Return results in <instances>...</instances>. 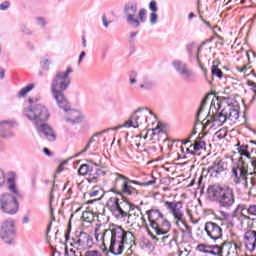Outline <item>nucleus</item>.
I'll list each match as a JSON object with an SVG mask.
<instances>
[{
    "mask_svg": "<svg viewBox=\"0 0 256 256\" xmlns=\"http://www.w3.org/2000/svg\"><path fill=\"white\" fill-rule=\"evenodd\" d=\"M35 88V84H29L26 87L22 88L19 92H18V97H26L27 93H29L30 91H33V89Z\"/></svg>",
    "mask_w": 256,
    "mask_h": 256,
    "instance_id": "nucleus-32",
    "label": "nucleus"
},
{
    "mask_svg": "<svg viewBox=\"0 0 256 256\" xmlns=\"http://www.w3.org/2000/svg\"><path fill=\"white\" fill-rule=\"evenodd\" d=\"M62 109L66 113V116H65L66 123H71V125H79V123L83 121V115H81V112L75 109H71L69 100H67V107Z\"/></svg>",
    "mask_w": 256,
    "mask_h": 256,
    "instance_id": "nucleus-13",
    "label": "nucleus"
},
{
    "mask_svg": "<svg viewBox=\"0 0 256 256\" xmlns=\"http://www.w3.org/2000/svg\"><path fill=\"white\" fill-rule=\"evenodd\" d=\"M236 147H238L237 150L239 155H241V157H246L247 159H250L253 169H256V159L249 155V145L241 144V142H238L236 144Z\"/></svg>",
    "mask_w": 256,
    "mask_h": 256,
    "instance_id": "nucleus-20",
    "label": "nucleus"
},
{
    "mask_svg": "<svg viewBox=\"0 0 256 256\" xmlns=\"http://www.w3.org/2000/svg\"><path fill=\"white\" fill-rule=\"evenodd\" d=\"M70 233H71V224L68 225V232H66L64 235L66 241H69Z\"/></svg>",
    "mask_w": 256,
    "mask_h": 256,
    "instance_id": "nucleus-57",
    "label": "nucleus"
},
{
    "mask_svg": "<svg viewBox=\"0 0 256 256\" xmlns=\"http://www.w3.org/2000/svg\"><path fill=\"white\" fill-rule=\"evenodd\" d=\"M137 72H132V74L130 75V85H135V83H137Z\"/></svg>",
    "mask_w": 256,
    "mask_h": 256,
    "instance_id": "nucleus-50",
    "label": "nucleus"
},
{
    "mask_svg": "<svg viewBox=\"0 0 256 256\" xmlns=\"http://www.w3.org/2000/svg\"><path fill=\"white\" fill-rule=\"evenodd\" d=\"M15 237H17V230L15 229V220L7 219L4 222H2L0 226V238L7 245H13Z\"/></svg>",
    "mask_w": 256,
    "mask_h": 256,
    "instance_id": "nucleus-8",
    "label": "nucleus"
},
{
    "mask_svg": "<svg viewBox=\"0 0 256 256\" xmlns=\"http://www.w3.org/2000/svg\"><path fill=\"white\" fill-rule=\"evenodd\" d=\"M43 153L47 155V157H51V150L49 148H43Z\"/></svg>",
    "mask_w": 256,
    "mask_h": 256,
    "instance_id": "nucleus-62",
    "label": "nucleus"
},
{
    "mask_svg": "<svg viewBox=\"0 0 256 256\" xmlns=\"http://www.w3.org/2000/svg\"><path fill=\"white\" fill-rule=\"evenodd\" d=\"M250 215H256V205L249 206Z\"/></svg>",
    "mask_w": 256,
    "mask_h": 256,
    "instance_id": "nucleus-58",
    "label": "nucleus"
},
{
    "mask_svg": "<svg viewBox=\"0 0 256 256\" xmlns=\"http://www.w3.org/2000/svg\"><path fill=\"white\" fill-rule=\"evenodd\" d=\"M216 135H217L218 139H225V137H227V131L220 129L216 132Z\"/></svg>",
    "mask_w": 256,
    "mask_h": 256,
    "instance_id": "nucleus-46",
    "label": "nucleus"
},
{
    "mask_svg": "<svg viewBox=\"0 0 256 256\" xmlns=\"http://www.w3.org/2000/svg\"><path fill=\"white\" fill-rule=\"evenodd\" d=\"M247 69H249V66H248V65H245V66H243V68H241V69L238 68V71H239L240 73H247Z\"/></svg>",
    "mask_w": 256,
    "mask_h": 256,
    "instance_id": "nucleus-61",
    "label": "nucleus"
},
{
    "mask_svg": "<svg viewBox=\"0 0 256 256\" xmlns=\"http://www.w3.org/2000/svg\"><path fill=\"white\" fill-rule=\"evenodd\" d=\"M40 65L44 71H49V65H51V61L49 60V56H44L40 60Z\"/></svg>",
    "mask_w": 256,
    "mask_h": 256,
    "instance_id": "nucleus-34",
    "label": "nucleus"
},
{
    "mask_svg": "<svg viewBox=\"0 0 256 256\" xmlns=\"http://www.w3.org/2000/svg\"><path fill=\"white\" fill-rule=\"evenodd\" d=\"M148 215V221L150 227L155 231L156 235H167V232L171 230V223L159 209H150L146 211Z\"/></svg>",
    "mask_w": 256,
    "mask_h": 256,
    "instance_id": "nucleus-6",
    "label": "nucleus"
},
{
    "mask_svg": "<svg viewBox=\"0 0 256 256\" xmlns=\"http://www.w3.org/2000/svg\"><path fill=\"white\" fill-rule=\"evenodd\" d=\"M3 185H5V172L0 169V187H3Z\"/></svg>",
    "mask_w": 256,
    "mask_h": 256,
    "instance_id": "nucleus-51",
    "label": "nucleus"
},
{
    "mask_svg": "<svg viewBox=\"0 0 256 256\" xmlns=\"http://www.w3.org/2000/svg\"><path fill=\"white\" fill-rule=\"evenodd\" d=\"M197 249L198 251H200V253H208L210 255L223 256V251L221 250H217V252H215V250H207L206 244H198Z\"/></svg>",
    "mask_w": 256,
    "mask_h": 256,
    "instance_id": "nucleus-28",
    "label": "nucleus"
},
{
    "mask_svg": "<svg viewBox=\"0 0 256 256\" xmlns=\"http://www.w3.org/2000/svg\"><path fill=\"white\" fill-rule=\"evenodd\" d=\"M200 19H201V21L204 22L206 27H209L211 29V23H209L207 20H205L201 14H200Z\"/></svg>",
    "mask_w": 256,
    "mask_h": 256,
    "instance_id": "nucleus-60",
    "label": "nucleus"
},
{
    "mask_svg": "<svg viewBox=\"0 0 256 256\" xmlns=\"http://www.w3.org/2000/svg\"><path fill=\"white\" fill-rule=\"evenodd\" d=\"M143 123H147V116L143 114L137 115V113L134 112L122 127H133L134 129H137L139 125H143Z\"/></svg>",
    "mask_w": 256,
    "mask_h": 256,
    "instance_id": "nucleus-16",
    "label": "nucleus"
},
{
    "mask_svg": "<svg viewBox=\"0 0 256 256\" xmlns=\"http://www.w3.org/2000/svg\"><path fill=\"white\" fill-rule=\"evenodd\" d=\"M193 47H195V42H191L186 45V51L188 55H193Z\"/></svg>",
    "mask_w": 256,
    "mask_h": 256,
    "instance_id": "nucleus-47",
    "label": "nucleus"
},
{
    "mask_svg": "<svg viewBox=\"0 0 256 256\" xmlns=\"http://www.w3.org/2000/svg\"><path fill=\"white\" fill-rule=\"evenodd\" d=\"M181 224L184 225L186 230H181V233H183V235H188V237H191L193 235V231L191 229V226H189L187 223H184L183 220L180 221Z\"/></svg>",
    "mask_w": 256,
    "mask_h": 256,
    "instance_id": "nucleus-35",
    "label": "nucleus"
},
{
    "mask_svg": "<svg viewBox=\"0 0 256 256\" xmlns=\"http://www.w3.org/2000/svg\"><path fill=\"white\" fill-rule=\"evenodd\" d=\"M0 209L8 215H15L19 211V201L12 194H2L0 196Z\"/></svg>",
    "mask_w": 256,
    "mask_h": 256,
    "instance_id": "nucleus-9",
    "label": "nucleus"
},
{
    "mask_svg": "<svg viewBox=\"0 0 256 256\" xmlns=\"http://www.w3.org/2000/svg\"><path fill=\"white\" fill-rule=\"evenodd\" d=\"M102 245L100 249L103 253H112V255H121L125 250V244L133 243L135 236L133 232L123 229L121 226L114 225L105 229L100 235Z\"/></svg>",
    "mask_w": 256,
    "mask_h": 256,
    "instance_id": "nucleus-1",
    "label": "nucleus"
},
{
    "mask_svg": "<svg viewBox=\"0 0 256 256\" xmlns=\"http://www.w3.org/2000/svg\"><path fill=\"white\" fill-rule=\"evenodd\" d=\"M85 247H88V249L93 247V237H91V235L89 236V239L86 240Z\"/></svg>",
    "mask_w": 256,
    "mask_h": 256,
    "instance_id": "nucleus-52",
    "label": "nucleus"
},
{
    "mask_svg": "<svg viewBox=\"0 0 256 256\" xmlns=\"http://www.w3.org/2000/svg\"><path fill=\"white\" fill-rule=\"evenodd\" d=\"M211 73L213 77H218V79H223V71L219 69V66L213 62V65L211 67Z\"/></svg>",
    "mask_w": 256,
    "mask_h": 256,
    "instance_id": "nucleus-30",
    "label": "nucleus"
},
{
    "mask_svg": "<svg viewBox=\"0 0 256 256\" xmlns=\"http://www.w3.org/2000/svg\"><path fill=\"white\" fill-rule=\"evenodd\" d=\"M94 168L89 164H82L78 169V175H88V183H97V177L93 174Z\"/></svg>",
    "mask_w": 256,
    "mask_h": 256,
    "instance_id": "nucleus-18",
    "label": "nucleus"
},
{
    "mask_svg": "<svg viewBox=\"0 0 256 256\" xmlns=\"http://www.w3.org/2000/svg\"><path fill=\"white\" fill-rule=\"evenodd\" d=\"M95 134L89 139V141H88V143H87V145L85 146V148L81 151V152H79V153H77V154H75L74 156H72V157H70L69 158V161H71V159H76V157H79L80 155H83V153H87V151H89V149L91 148V143H95Z\"/></svg>",
    "mask_w": 256,
    "mask_h": 256,
    "instance_id": "nucleus-29",
    "label": "nucleus"
},
{
    "mask_svg": "<svg viewBox=\"0 0 256 256\" xmlns=\"http://www.w3.org/2000/svg\"><path fill=\"white\" fill-rule=\"evenodd\" d=\"M211 119H212V123H219L217 124L218 127L225 125V123L227 122V119H229L227 115V109L223 108L221 112L211 116Z\"/></svg>",
    "mask_w": 256,
    "mask_h": 256,
    "instance_id": "nucleus-23",
    "label": "nucleus"
},
{
    "mask_svg": "<svg viewBox=\"0 0 256 256\" xmlns=\"http://www.w3.org/2000/svg\"><path fill=\"white\" fill-rule=\"evenodd\" d=\"M102 23L106 29L109 27V22H107V16L105 15L102 16Z\"/></svg>",
    "mask_w": 256,
    "mask_h": 256,
    "instance_id": "nucleus-55",
    "label": "nucleus"
},
{
    "mask_svg": "<svg viewBox=\"0 0 256 256\" xmlns=\"http://www.w3.org/2000/svg\"><path fill=\"white\" fill-rule=\"evenodd\" d=\"M49 207H50L51 213H53V188L51 189V193H50Z\"/></svg>",
    "mask_w": 256,
    "mask_h": 256,
    "instance_id": "nucleus-53",
    "label": "nucleus"
},
{
    "mask_svg": "<svg viewBox=\"0 0 256 256\" xmlns=\"http://www.w3.org/2000/svg\"><path fill=\"white\" fill-rule=\"evenodd\" d=\"M159 133H161V128L156 127L152 129V134L153 135H159Z\"/></svg>",
    "mask_w": 256,
    "mask_h": 256,
    "instance_id": "nucleus-59",
    "label": "nucleus"
},
{
    "mask_svg": "<svg viewBox=\"0 0 256 256\" xmlns=\"http://www.w3.org/2000/svg\"><path fill=\"white\" fill-rule=\"evenodd\" d=\"M71 73H73V69L67 67L65 72L58 71L51 81L50 91L60 109H67L68 100L65 96V91L71 85V80L69 79Z\"/></svg>",
    "mask_w": 256,
    "mask_h": 256,
    "instance_id": "nucleus-3",
    "label": "nucleus"
},
{
    "mask_svg": "<svg viewBox=\"0 0 256 256\" xmlns=\"http://www.w3.org/2000/svg\"><path fill=\"white\" fill-rule=\"evenodd\" d=\"M142 111H146V113H149V115H153L155 118H157L155 113H153V111L149 110V108L147 107H140L137 110H135V113H141Z\"/></svg>",
    "mask_w": 256,
    "mask_h": 256,
    "instance_id": "nucleus-44",
    "label": "nucleus"
},
{
    "mask_svg": "<svg viewBox=\"0 0 256 256\" xmlns=\"http://www.w3.org/2000/svg\"><path fill=\"white\" fill-rule=\"evenodd\" d=\"M121 197L117 195L116 197H110L107 201L108 209L117 217L118 211H121Z\"/></svg>",
    "mask_w": 256,
    "mask_h": 256,
    "instance_id": "nucleus-21",
    "label": "nucleus"
},
{
    "mask_svg": "<svg viewBox=\"0 0 256 256\" xmlns=\"http://www.w3.org/2000/svg\"><path fill=\"white\" fill-rule=\"evenodd\" d=\"M244 239L248 241V243H246V249L250 251V253H253L256 247V231L255 230L246 231L244 234Z\"/></svg>",
    "mask_w": 256,
    "mask_h": 256,
    "instance_id": "nucleus-19",
    "label": "nucleus"
},
{
    "mask_svg": "<svg viewBox=\"0 0 256 256\" xmlns=\"http://www.w3.org/2000/svg\"><path fill=\"white\" fill-rule=\"evenodd\" d=\"M138 21L141 23L147 22V9L141 8L138 12Z\"/></svg>",
    "mask_w": 256,
    "mask_h": 256,
    "instance_id": "nucleus-33",
    "label": "nucleus"
},
{
    "mask_svg": "<svg viewBox=\"0 0 256 256\" xmlns=\"http://www.w3.org/2000/svg\"><path fill=\"white\" fill-rule=\"evenodd\" d=\"M211 41H212V39H206V40H204V41L201 43L200 47H203V46L207 45V43H211Z\"/></svg>",
    "mask_w": 256,
    "mask_h": 256,
    "instance_id": "nucleus-63",
    "label": "nucleus"
},
{
    "mask_svg": "<svg viewBox=\"0 0 256 256\" xmlns=\"http://www.w3.org/2000/svg\"><path fill=\"white\" fill-rule=\"evenodd\" d=\"M26 103L28 106L24 107L23 115L33 121L39 137H45L48 141L53 142L57 140L55 130L49 124L45 123L49 119V110L45 105L35 104L33 98H29Z\"/></svg>",
    "mask_w": 256,
    "mask_h": 256,
    "instance_id": "nucleus-2",
    "label": "nucleus"
},
{
    "mask_svg": "<svg viewBox=\"0 0 256 256\" xmlns=\"http://www.w3.org/2000/svg\"><path fill=\"white\" fill-rule=\"evenodd\" d=\"M116 178L113 182V188L110 193H115V195H127L128 197H137L139 195V190L132 185H140V187H149L157 183V178L152 176V179L147 182H139L136 180H131L129 177L116 173Z\"/></svg>",
    "mask_w": 256,
    "mask_h": 256,
    "instance_id": "nucleus-4",
    "label": "nucleus"
},
{
    "mask_svg": "<svg viewBox=\"0 0 256 256\" xmlns=\"http://www.w3.org/2000/svg\"><path fill=\"white\" fill-rule=\"evenodd\" d=\"M93 175H95L97 183V181H99V177H101V175H105V172L99 168H94Z\"/></svg>",
    "mask_w": 256,
    "mask_h": 256,
    "instance_id": "nucleus-42",
    "label": "nucleus"
},
{
    "mask_svg": "<svg viewBox=\"0 0 256 256\" xmlns=\"http://www.w3.org/2000/svg\"><path fill=\"white\" fill-rule=\"evenodd\" d=\"M123 125H119L116 127H112V128H108V129H104L98 133H95L94 136H99V135H103V133H107V131H117V129H122Z\"/></svg>",
    "mask_w": 256,
    "mask_h": 256,
    "instance_id": "nucleus-39",
    "label": "nucleus"
},
{
    "mask_svg": "<svg viewBox=\"0 0 256 256\" xmlns=\"http://www.w3.org/2000/svg\"><path fill=\"white\" fill-rule=\"evenodd\" d=\"M164 207L171 215H173L176 221H183V216L185 215V212H183L182 201H165Z\"/></svg>",
    "mask_w": 256,
    "mask_h": 256,
    "instance_id": "nucleus-12",
    "label": "nucleus"
},
{
    "mask_svg": "<svg viewBox=\"0 0 256 256\" xmlns=\"http://www.w3.org/2000/svg\"><path fill=\"white\" fill-rule=\"evenodd\" d=\"M10 7H11V2L6 0L0 4V11H7Z\"/></svg>",
    "mask_w": 256,
    "mask_h": 256,
    "instance_id": "nucleus-43",
    "label": "nucleus"
},
{
    "mask_svg": "<svg viewBox=\"0 0 256 256\" xmlns=\"http://www.w3.org/2000/svg\"><path fill=\"white\" fill-rule=\"evenodd\" d=\"M85 55H87V53H85V51H82L79 55L78 58V65H81V62L83 61V58L85 57Z\"/></svg>",
    "mask_w": 256,
    "mask_h": 256,
    "instance_id": "nucleus-56",
    "label": "nucleus"
},
{
    "mask_svg": "<svg viewBox=\"0 0 256 256\" xmlns=\"http://www.w3.org/2000/svg\"><path fill=\"white\" fill-rule=\"evenodd\" d=\"M223 171H225V162L219 158H217L212 165L208 167L210 177H217V175H221Z\"/></svg>",
    "mask_w": 256,
    "mask_h": 256,
    "instance_id": "nucleus-17",
    "label": "nucleus"
},
{
    "mask_svg": "<svg viewBox=\"0 0 256 256\" xmlns=\"http://www.w3.org/2000/svg\"><path fill=\"white\" fill-rule=\"evenodd\" d=\"M137 35H139L138 31L130 33V36L128 38V41H129L130 44L135 43V37H137Z\"/></svg>",
    "mask_w": 256,
    "mask_h": 256,
    "instance_id": "nucleus-48",
    "label": "nucleus"
},
{
    "mask_svg": "<svg viewBox=\"0 0 256 256\" xmlns=\"http://www.w3.org/2000/svg\"><path fill=\"white\" fill-rule=\"evenodd\" d=\"M36 23L39 27H45L47 25V20L43 17H36Z\"/></svg>",
    "mask_w": 256,
    "mask_h": 256,
    "instance_id": "nucleus-45",
    "label": "nucleus"
},
{
    "mask_svg": "<svg viewBox=\"0 0 256 256\" xmlns=\"http://www.w3.org/2000/svg\"><path fill=\"white\" fill-rule=\"evenodd\" d=\"M206 249H216L217 251H221V246L219 245H206Z\"/></svg>",
    "mask_w": 256,
    "mask_h": 256,
    "instance_id": "nucleus-54",
    "label": "nucleus"
},
{
    "mask_svg": "<svg viewBox=\"0 0 256 256\" xmlns=\"http://www.w3.org/2000/svg\"><path fill=\"white\" fill-rule=\"evenodd\" d=\"M232 179L235 185H240L242 183L243 186L247 189L248 183H247V169L246 168H240V174L238 168L232 169Z\"/></svg>",
    "mask_w": 256,
    "mask_h": 256,
    "instance_id": "nucleus-15",
    "label": "nucleus"
},
{
    "mask_svg": "<svg viewBox=\"0 0 256 256\" xmlns=\"http://www.w3.org/2000/svg\"><path fill=\"white\" fill-rule=\"evenodd\" d=\"M139 10V6L136 1H128L124 4L123 7V15L126 19V22L130 27L134 29H139L141 27V23L139 22V18H137V11Z\"/></svg>",
    "mask_w": 256,
    "mask_h": 256,
    "instance_id": "nucleus-7",
    "label": "nucleus"
},
{
    "mask_svg": "<svg viewBox=\"0 0 256 256\" xmlns=\"http://www.w3.org/2000/svg\"><path fill=\"white\" fill-rule=\"evenodd\" d=\"M153 87H155V81L149 76H143L142 83L140 84V89H143L144 91H151Z\"/></svg>",
    "mask_w": 256,
    "mask_h": 256,
    "instance_id": "nucleus-25",
    "label": "nucleus"
},
{
    "mask_svg": "<svg viewBox=\"0 0 256 256\" xmlns=\"http://www.w3.org/2000/svg\"><path fill=\"white\" fill-rule=\"evenodd\" d=\"M149 9L152 11V13H157L159 11V7H157V1L152 0L149 3Z\"/></svg>",
    "mask_w": 256,
    "mask_h": 256,
    "instance_id": "nucleus-41",
    "label": "nucleus"
},
{
    "mask_svg": "<svg viewBox=\"0 0 256 256\" xmlns=\"http://www.w3.org/2000/svg\"><path fill=\"white\" fill-rule=\"evenodd\" d=\"M204 231H206L207 235L212 239L213 241H217L219 239L223 238V229L221 226L217 225L215 222H206Z\"/></svg>",
    "mask_w": 256,
    "mask_h": 256,
    "instance_id": "nucleus-14",
    "label": "nucleus"
},
{
    "mask_svg": "<svg viewBox=\"0 0 256 256\" xmlns=\"http://www.w3.org/2000/svg\"><path fill=\"white\" fill-rule=\"evenodd\" d=\"M118 197L121 198L120 211H118L116 217H122V219H124V217H131L129 213H131V211H135V209H137L138 213L135 212L134 215L139 217V213L141 214V209L129 202L127 194L118 195Z\"/></svg>",
    "mask_w": 256,
    "mask_h": 256,
    "instance_id": "nucleus-10",
    "label": "nucleus"
},
{
    "mask_svg": "<svg viewBox=\"0 0 256 256\" xmlns=\"http://www.w3.org/2000/svg\"><path fill=\"white\" fill-rule=\"evenodd\" d=\"M158 19L159 15H157V12L150 13V25H157Z\"/></svg>",
    "mask_w": 256,
    "mask_h": 256,
    "instance_id": "nucleus-40",
    "label": "nucleus"
},
{
    "mask_svg": "<svg viewBox=\"0 0 256 256\" xmlns=\"http://www.w3.org/2000/svg\"><path fill=\"white\" fill-rule=\"evenodd\" d=\"M208 197L223 209H231L235 205V190L220 184L210 185L207 189Z\"/></svg>",
    "mask_w": 256,
    "mask_h": 256,
    "instance_id": "nucleus-5",
    "label": "nucleus"
},
{
    "mask_svg": "<svg viewBox=\"0 0 256 256\" xmlns=\"http://www.w3.org/2000/svg\"><path fill=\"white\" fill-rule=\"evenodd\" d=\"M89 234L86 232H80V234L76 238H72L73 243H71V247H85L87 241H89Z\"/></svg>",
    "mask_w": 256,
    "mask_h": 256,
    "instance_id": "nucleus-22",
    "label": "nucleus"
},
{
    "mask_svg": "<svg viewBox=\"0 0 256 256\" xmlns=\"http://www.w3.org/2000/svg\"><path fill=\"white\" fill-rule=\"evenodd\" d=\"M22 223H24V225H27V223H29V217L25 216V217L22 219Z\"/></svg>",
    "mask_w": 256,
    "mask_h": 256,
    "instance_id": "nucleus-64",
    "label": "nucleus"
},
{
    "mask_svg": "<svg viewBox=\"0 0 256 256\" xmlns=\"http://www.w3.org/2000/svg\"><path fill=\"white\" fill-rule=\"evenodd\" d=\"M220 249L222 251V254H223V250L224 249H227L228 253L229 251H231V249H233V242H229V241H224L222 243V245H220Z\"/></svg>",
    "mask_w": 256,
    "mask_h": 256,
    "instance_id": "nucleus-38",
    "label": "nucleus"
},
{
    "mask_svg": "<svg viewBox=\"0 0 256 256\" xmlns=\"http://www.w3.org/2000/svg\"><path fill=\"white\" fill-rule=\"evenodd\" d=\"M11 129H13V122L2 121L0 122V137H11Z\"/></svg>",
    "mask_w": 256,
    "mask_h": 256,
    "instance_id": "nucleus-24",
    "label": "nucleus"
},
{
    "mask_svg": "<svg viewBox=\"0 0 256 256\" xmlns=\"http://www.w3.org/2000/svg\"><path fill=\"white\" fill-rule=\"evenodd\" d=\"M204 107H205V101H202L201 104H200L199 109H198L197 112H196L195 125H199V123H203V122H201V120L199 119V116L201 115V113H202Z\"/></svg>",
    "mask_w": 256,
    "mask_h": 256,
    "instance_id": "nucleus-36",
    "label": "nucleus"
},
{
    "mask_svg": "<svg viewBox=\"0 0 256 256\" xmlns=\"http://www.w3.org/2000/svg\"><path fill=\"white\" fill-rule=\"evenodd\" d=\"M172 67L175 69L176 73L186 81H192V79H195V72H193V70L189 68V64L183 60H173Z\"/></svg>",
    "mask_w": 256,
    "mask_h": 256,
    "instance_id": "nucleus-11",
    "label": "nucleus"
},
{
    "mask_svg": "<svg viewBox=\"0 0 256 256\" xmlns=\"http://www.w3.org/2000/svg\"><path fill=\"white\" fill-rule=\"evenodd\" d=\"M8 189L11 191V193H14V195H19V190H17V186L15 185V178L10 177L8 178Z\"/></svg>",
    "mask_w": 256,
    "mask_h": 256,
    "instance_id": "nucleus-31",
    "label": "nucleus"
},
{
    "mask_svg": "<svg viewBox=\"0 0 256 256\" xmlns=\"http://www.w3.org/2000/svg\"><path fill=\"white\" fill-rule=\"evenodd\" d=\"M229 121H237L239 119V110L233 105L228 104L226 108Z\"/></svg>",
    "mask_w": 256,
    "mask_h": 256,
    "instance_id": "nucleus-26",
    "label": "nucleus"
},
{
    "mask_svg": "<svg viewBox=\"0 0 256 256\" xmlns=\"http://www.w3.org/2000/svg\"><path fill=\"white\" fill-rule=\"evenodd\" d=\"M206 145L207 144L205 143V141H199L193 145H190V147H193L194 151H201V149H205Z\"/></svg>",
    "mask_w": 256,
    "mask_h": 256,
    "instance_id": "nucleus-37",
    "label": "nucleus"
},
{
    "mask_svg": "<svg viewBox=\"0 0 256 256\" xmlns=\"http://www.w3.org/2000/svg\"><path fill=\"white\" fill-rule=\"evenodd\" d=\"M247 85H248V87H251V91H253V93L255 94V97H256V83L249 80L247 82Z\"/></svg>",
    "mask_w": 256,
    "mask_h": 256,
    "instance_id": "nucleus-49",
    "label": "nucleus"
},
{
    "mask_svg": "<svg viewBox=\"0 0 256 256\" xmlns=\"http://www.w3.org/2000/svg\"><path fill=\"white\" fill-rule=\"evenodd\" d=\"M241 213L242 217H244V219H250L249 216L250 215V211L249 208H247V206H245V204H239L235 210L233 211V217H237V213Z\"/></svg>",
    "mask_w": 256,
    "mask_h": 256,
    "instance_id": "nucleus-27",
    "label": "nucleus"
}]
</instances>
